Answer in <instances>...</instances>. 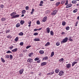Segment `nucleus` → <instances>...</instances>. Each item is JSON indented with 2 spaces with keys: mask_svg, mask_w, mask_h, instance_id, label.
<instances>
[{
  "mask_svg": "<svg viewBox=\"0 0 79 79\" xmlns=\"http://www.w3.org/2000/svg\"><path fill=\"white\" fill-rule=\"evenodd\" d=\"M68 40V38L66 37H65L64 39H63V40L61 42V44H63V43H66L67 42Z\"/></svg>",
  "mask_w": 79,
  "mask_h": 79,
  "instance_id": "nucleus-1",
  "label": "nucleus"
},
{
  "mask_svg": "<svg viewBox=\"0 0 79 79\" xmlns=\"http://www.w3.org/2000/svg\"><path fill=\"white\" fill-rule=\"evenodd\" d=\"M58 12V10H54L53 12L51 13V15H55L56 14V13Z\"/></svg>",
  "mask_w": 79,
  "mask_h": 79,
  "instance_id": "nucleus-2",
  "label": "nucleus"
},
{
  "mask_svg": "<svg viewBox=\"0 0 79 79\" xmlns=\"http://www.w3.org/2000/svg\"><path fill=\"white\" fill-rule=\"evenodd\" d=\"M66 66L67 67V68L68 69H69V68H71V65L70 64H67L66 65Z\"/></svg>",
  "mask_w": 79,
  "mask_h": 79,
  "instance_id": "nucleus-3",
  "label": "nucleus"
},
{
  "mask_svg": "<svg viewBox=\"0 0 79 79\" xmlns=\"http://www.w3.org/2000/svg\"><path fill=\"white\" fill-rule=\"evenodd\" d=\"M73 5H72V4H69L66 6V8H70V7H71Z\"/></svg>",
  "mask_w": 79,
  "mask_h": 79,
  "instance_id": "nucleus-4",
  "label": "nucleus"
},
{
  "mask_svg": "<svg viewBox=\"0 0 79 79\" xmlns=\"http://www.w3.org/2000/svg\"><path fill=\"white\" fill-rule=\"evenodd\" d=\"M47 17H44L42 20L43 22H45L47 21Z\"/></svg>",
  "mask_w": 79,
  "mask_h": 79,
  "instance_id": "nucleus-5",
  "label": "nucleus"
},
{
  "mask_svg": "<svg viewBox=\"0 0 79 79\" xmlns=\"http://www.w3.org/2000/svg\"><path fill=\"white\" fill-rule=\"evenodd\" d=\"M19 16V15H16L15 16H12V18H18Z\"/></svg>",
  "mask_w": 79,
  "mask_h": 79,
  "instance_id": "nucleus-6",
  "label": "nucleus"
},
{
  "mask_svg": "<svg viewBox=\"0 0 79 79\" xmlns=\"http://www.w3.org/2000/svg\"><path fill=\"white\" fill-rule=\"evenodd\" d=\"M59 61L60 63H63L64 62V59L63 58H61V59H60L59 60Z\"/></svg>",
  "mask_w": 79,
  "mask_h": 79,
  "instance_id": "nucleus-7",
  "label": "nucleus"
},
{
  "mask_svg": "<svg viewBox=\"0 0 79 79\" xmlns=\"http://www.w3.org/2000/svg\"><path fill=\"white\" fill-rule=\"evenodd\" d=\"M71 38H72V36H69V40L70 41V42H73V39H71Z\"/></svg>",
  "mask_w": 79,
  "mask_h": 79,
  "instance_id": "nucleus-8",
  "label": "nucleus"
},
{
  "mask_svg": "<svg viewBox=\"0 0 79 79\" xmlns=\"http://www.w3.org/2000/svg\"><path fill=\"white\" fill-rule=\"evenodd\" d=\"M47 64V62H43L41 63V66H45Z\"/></svg>",
  "mask_w": 79,
  "mask_h": 79,
  "instance_id": "nucleus-9",
  "label": "nucleus"
},
{
  "mask_svg": "<svg viewBox=\"0 0 79 79\" xmlns=\"http://www.w3.org/2000/svg\"><path fill=\"white\" fill-rule=\"evenodd\" d=\"M48 57L47 56H46L45 57H44L43 58V60H48Z\"/></svg>",
  "mask_w": 79,
  "mask_h": 79,
  "instance_id": "nucleus-10",
  "label": "nucleus"
},
{
  "mask_svg": "<svg viewBox=\"0 0 79 79\" xmlns=\"http://www.w3.org/2000/svg\"><path fill=\"white\" fill-rule=\"evenodd\" d=\"M43 3H44V2L43 1H41L39 4V6H43V5H42Z\"/></svg>",
  "mask_w": 79,
  "mask_h": 79,
  "instance_id": "nucleus-11",
  "label": "nucleus"
},
{
  "mask_svg": "<svg viewBox=\"0 0 79 79\" xmlns=\"http://www.w3.org/2000/svg\"><path fill=\"white\" fill-rule=\"evenodd\" d=\"M27 62H29V63H31V62H32V59H28L27 60Z\"/></svg>",
  "mask_w": 79,
  "mask_h": 79,
  "instance_id": "nucleus-12",
  "label": "nucleus"
},
{
  "mask_svg": "<svg viewBox=\"0 0 79 79\" xmlns=\"http://www.w3.org/2000/svg\"><path fill=\"white\" fill-rule=\"evenodd\" d=\"M59 71H60V69H56L55 71V72L56 73H59Z\"/></svg>",
  "mask_w": 79,
  "mask_h": 79,
  "instance_id": "nucleus-13",
  "label": "nucleus"
},
{
  "mask_svg": "<svg viewBox=\"0 0 79 79\" xmlns=\"http://www.w3.org/2000/svg\"><path fill=\"white\" fill-rule=\"evenodd\" d=\"M23 71H24V69H21L19 71V73L20 74H23Z\"/></svg>",
  "mask_w": 79,
  "mask_h": 79,
  "instance_id": "nucleus-14",
  "label": "nucleus"
},
{
  "mask_svg": "<svg viewBox=\"0 0 79 79\" xmlns=\"http://www.w3.org/2000/svg\"><path fill=\"white\" fill-rule=\"evenodd\" d=\"M18 50V48H15L13 50H12L13 52H16Z\"/></svg>",
  "mask_w": 79,
  "mask_h": 79,
  "instance_id": "nucleus-15",
  "label": "nucleus"
},
{
  "mask_svg": "<svg viewBox=\"0 0 79 79\" xmlns=\"http://www.w3.org/2000/svg\"><path fill=\"white\" fill-rule=\"evenodd\" d=\"M16 14V13L15 12H13L10 14V15L11 16H15Z\"/></svg>",
  "mask_w": 79,
  "mask_h": 79,
  "instance_id": "nucleus-16",
  "label": "nucleus"
},
{
  "mask_svg": "<svg viewBox=\"0 0 79 79\" xmlns=\"http://www.w3.org/2000/svg\"><path fill=\"white\" fill-rule=\"evenodd\" d=\"M20 23L21 25H23L24 23V21L21 20L20 22Z\"/></svg>",
  "mask_w": 79,
  "mask_h": 79,
  "instance_id": "nucleus-17",
  "label": "nucleus"
},
{
  "mask_svg": "<svg viewBox=\"0 0 79 79\" xmlns=\"http://www.w3.org/2000/svg\"><path fill=\"white\" fill-rule=\"evenodd\" d=\"M39 53L40 54H44V51L42 50H40L39 51Z\"/></svg>",
  "mask_w": 79,
  "mask_h": 79,
  "instance_id": "nucleus-18",
  "label": "nucleus"
},
{
  "mask_svg": "<svg viewBox=\"0 0 79 79\" xmlns=\"http://www.w3.org/2000/svg\"><path fill=\"white\" fill-rule=\"evenodd\" d=\"M64 74V72H63V71H60V72L59 73V75H60V74L61 75H63Z\"/></svg>",
  "mask_w": 79,
  "mask_h": 79,
  "instance_id": "nucleus-19",
  "label": "nucleus"
},
{
  "mask_svg": "<svg viewBox=\"0 0 79 79\" xmlns=\"http://www.w3.org/2000/svg\"><path fill=\"white\" fill-rule=\"evenodd\" d=\"M50 45V42H48L45 44V47H47V46H48V45Z\"/></svg>",
  "mask_w": 79,
  "mask_h": 79,
  "instance_id": "nucleus-20",
  "label": "nucleus"
},
{
  "mask_svg": "<svg viewBox=\"0 0 79 79\" xmlns=\"http://www.w3.org/2000/svg\"><path fill=\"white\" fill-rule=\"evenodd\" d=\"M20 25L21 24L19 23H18L16 24V27H19V26H20Z\"/></svg>",
  "mask_w": 79,
  "mask_h": 79,
  "instance_id": "nucleus-21",
  "label": "nucleus"
},
{
  "mask_svg": "<svg viewBox=\"0 0 79 79\" xmlns=\"http://www.w3.org/2000/svg\"><path fill=\"white\" fill-rule=\"evenodd\" d=\"M46 30H47V32H48V33H50V28H49V27L47 28Z\"/></svg>",
  "mask_w": 79,
  "mask_h": 79,
  "instance_id": "nucleus-22",
  "label": "nucleus"
},
{
  "mask_svg": "<svg viewBox=\"0 0 79 79\" xmlns=\"http://www.w3.org/2000/svg\"><path fill=\"white\" fill-rule=\"evenodd\" d=\"M72 3L73 4H76V3H77V1L75 0H73L72 1Z\"/></svg>",
  "mask_w": 79,
  "mask_h": 79,
  "instance_id": "nucleus-23",
  "label": "nucleus"
},
{
  "mask_svg": "<svg viewBox=\"0 0 79 79\" xmlns=\"http://www.w3.org/2000/svg\"><path fill=\"white\" fill-rule=\"evenodd\" d=\"M70 28L69 27L67 26L66 27L65 29L66 30V31H69V30Z\"/></svg>",
  "mask_w": 79,
  "mask_h": 79,
  "instance_id": "nucleus-24",
  "label": "nucleus"
},
{
  "mask_svg": "<svg viewBox=\"0 0 79 79\" xmlns=\"http://www.w3.org/2000/svg\"><path fill=\"white\" fill-rule=\"evenodd\" d=\"M35 41H40V39L39 38H35L34 39Z\"/></svg>",
  "mask_w": 79,
  "mask_h": 79,
  "instance_id": "nucleus-25",
  "label": "nucleus"
},
{
  "mask_svg": "<svg viewBox=\"0 0 79 79\" xmlns=\"http://www.w3.org/2000/svg\"><path fill=\"white\" fill-rule=\"evenodd\" d=\"M77 62H76V61H74L72 63V66H73L74 65V64H76V63H77Z\"/></svg>",
  "mask_w": 79,
  "mask_h": 79,
  "instance_id": "nucleus-26",
  "label": "nucleus"
},
{
  "mask_svg": "<svg viewBox=\"0 0 79 79\" xmlns=\"http://www.w3.org/2000/svg\"><path fill=\"white\" fill-rule=\"evenodd\" d=\"M1 61L2 62V63H5V60L3 58L1 57Z\"/></svg>",
  "mask_w": 79,
  "mask_h": 79,
  "instance_id": "nucleus-27",
  "label": "nucleus"
},
{
  "mask_svg": "<svg viewBox=\"0 0 79 79\" xmlns=\"http://www.w3.org/2000/svg\"><path fill=\"white\" fill-rule=\"evenodd\" d=\"M54 55V52H52L51 53V57H52Z\"/></svg>",
  "mask_w": 79,
  "mask_h": 79,
  "instance_id": "nucleus-28",
  "label": "nucleus"
},
{
  "mask_svg": "<svg viewBox=\"0 0 79 79\" xmlns=\"http://www.w3.org/2000/svg\"><path fill=\"white\" fill-rule=\"evenodd\" d=\"M26 10H23L22 11V14H24L25 13H26Z\"/></svg>",
  "mask_w": 79,
  "mask_h": 79,
  "instance_id": "nucleus-29",
  "label": "nucleus"
},
{
  "mask_svg": "<svg viewBox=\"0 0 79 79\" xmlns=\"http://www.w3.org/2000/svg\"><path fill=\"white\" fill-rule=\"evenodd\" d=\"M40 58L39 57H36L34 59L35 61H38V60H39Z\"/></svg>",
  "mask_w": 79,
  "mask_h": 79,
  "instance_id": "nucleus-30",
  "label": "nucleus"
},
{
  "mask_svg": "<svg viewBox=\"0 0 79 79\" xmlns=\"http://www.w3.org/2000/svg\"><path fill=\"white\" fill-rule=\"evenodd\" d=\"M60 2H56V6H58V5H59L60 4Z\"/></svg>",
  "mask_w": 79,
  "mask_h": 79,
  "instance_id": "nucleus-31",
  "label": "nucleus"
},
{
  "mask_svg": "<svg viewBox=\"0 0 79 79\" xmlns=\"http://www.w3.org/2000/svg\"><path fill=\"white\" fill-rule=\"evenodd\" d=\"M77 11V9H76L73 10V13H76Z\"/></svg>",
  "mask_w": 79,
  "mask_h": 79,
  "instance_id": "nucleus-32",
  "label": "nucleus"
},
{
  "mask_svg": "<svg viewBox=\"0 0 79 79\" xmlns=\"http://www.w3.org/2000/svg\"><path fill=\"white\" fill-rule=\"evenodd\" d=\"M50 32L51 35H53V31H51Z\"/></svg>",
  "mask_w": 79,
  "mask_h": 79,
  "instance_id": "nucleus-33",
  "label": "nucleus"
},
{
  "mask_svg": "<svg viewBox=\"0 0 79 79\" xmlns=\"http://www.w3.org/2000/svg\"><path fill=\"white\" fill-rule=\"evenodd\" d=\"M54 74V71L53 70L52 71V72L50 73V75H52V74Z\"/></svg>",
  "mask_w": 79,
  "mask_h": 79,
  "instance_id": "nucleus-34",
  "label": "nucleus"
},
{
  "mask_svg": "<svg viewBox=\"0 0 79 79\" xmlns=\"http://www.w3.org/2000/svg\"><path fill=\"white\" fill-rule=\"evenodd\" d=\"M56 45L57 46H59L60 45V42H57L56 43Z\"/></svg>",
  "mask_w": 79,
  "mask_h": 79,
  "instance_id": "nucleus-35",
  "label": "nucleus"
},
{
  "mask_svg": "<svg viewBox=\"0 0 79 79\" xmlns=\"http://www.w3.org/2000/svg\"><path fill=\"white\" fill-rule=\"evenodd\" d=\"M23 32H21L19 34V35H23Z\"/></svg>",
  "mask_w": 79,
  "mask_h": 79,
  "instance_id": "nucleus-36",
  "label": "nucleus"
},
{
  "mask_svg": "<svg viewBox=\"0 0 79 79\" xmlns=\"http://www.w3.org/2000/svg\"><path fill=\"white\" fill-rule=\"evenodd\" d=\"M6 19L5 18H2L1 19V21H5V20H6Z\"/></svg>",
  "mask_w": 79,
  "mask_h": 79,
  "instance_id": "nucleus-37",
  "label": "nucleus"
},
{
  "mask_svg": "<svg viewBox=\"0 0 79 79\" xmlns=\"http://www.w3.org/2000/svg\"><path fill=\"white\" fill-rule=\"evenodd\" d=\"M18 39H19L18 38V37H16L15 39V41L16 42H17L18 40Z\"/></svg>",
  "mask_w": 79,
  "mask_h": 79,
  "instance_id": "nucleus-38",
  "label": "nucleus"
},
{
  "mask_svg": "<svg viewBox=\"0 0 79 79\" xmlns=\"http://www.w3.org/2000/svg\"><path fill=\"white\" fill-rule=\"evenodd\" d=\"M62 25L63 26H65L66 25V22H64L62 23Z\"/></svg>",
  "mask_w": 79,
  "mask_h": 79,
  "instance_id": "nucleus-39",
  "label": "nucleus"
},
{
  "mask_svg": "<svg viewBox=\"0 0 79 79\" xmlns=\"http://www.w3.org/2000/svg\"><path fill=\"white\" fill-rule=\"evenodd\" d=\"M6 53H12V52H11L9 50V51L6 52Z\"/></svg>",
  "mask_w": 79,
  "mask_h": 79,
  "instance_id": "nucleus-40",
  "label": "nucleus"
},
{
  "mask_svg": "<svg viewBox=\"0 0 79 79\" xmlns=\"http://www.w3.org/2000/svg\"><path fill=\"white\" fill-rule=\"evenodd\" d=\"M34 9H32L31 11V15H32L33 13H34Z\"/></svg>",
  "mask_w": 79,
  "mask_h": 79,
  "instance_id": "nucleus-41",
  "label": "nucleus"
},
{
  "mask_svg": "<svg viewBox=\"0 0 79 79\" xmlns=\"http://www.w3.org/2000/svg\"><path fill=\"white\" fill-rule=\"evenodd\" d=\"M10 60H12L13 59V56H12L11 55H10Z\"/></svg>",
  "mask_w": 79,
  "mask_h": 79,
  "instance_id": "nucleus-42",
  "label": "nucleus"
},
{
  "mask_svg": "<svg viewBox=\"0 0 79 79\" xmlns=\"http://www.w3.org/2000/svg\"><path fill=\"white\" fill-rule=\"evenodd\" d=\"M65 0H62V1H61V4H63L65 2Z\"/></svg>",
  "mask_w": 79,
  "mask_h": 79,
  "instance_id": "nucleus-43",
  "label": "nucleus"
},
{
  "mask_svg": "<svg viewBox=\"0 0 79 79\" xmlns=\"http://www.w3.org/2000/svg\"><path fill=\"white\" fill-rule=\"evenodd\" d=\"M36 23H37V24H40V21H39V20L37 21Z\"/></svg>",
  "mask_w": 79,
  "mask_h": 79,
  "instance_id": "nucleus-44",
  "label": "nucleus"
},
{
  "mask_svg": "<svg viewBox=\"0 0 79 79\" xmlns=\"http://www.w3.org/2000/svg\"><path fill=\"white\" fill-rule=\"evenodd\" d=\"M24 44V43L22 42H21L20 43V45H21V46H23V45Z\"/></svg>",
  "mask_w": 79,
  "mask_h": 79,
  "instance_id": "nucleus-45",
  "label": "nucleus"
},
{
  "mask_svg": "<svg viewBox=\"0 0 79 79\" xmlns=\"http://www.w3.org/2000/svg\"><path fill=\"white\" fill-rule=\"evenodd\" d=\"M78 24V21H77V22H76L75 24V26H77V24Z\"/></svg>",
  "mask_w": 79,
  "mask_h": 79,
  "instance_id": "nucleus-46",
  "label": "nucleus"
},
{
  "mask_svg": "<svg viewBox=\"0 0 79 79\" xmlns=\"http://www.w3.org/2000/svg\"><path fill=\"white\" fill-rule=\"evenodd\" d=\"M33 35H38V33L37 32H35V33Z\"/></svg>",
  "mask_w": 79,
  "mask_h": 79,
  "instance_id": "nucleus-47",
  "label": "nucleus"
},
{
  "mask_svg": "<svg viewBox=\"0 0 79 79\" xmlns=\"http://www.w3.org/2000/svg\"><path fill=\"white\" fill-rule=\"evenodd\" d=\"M31 47V46H28L26 47L27 49H28L29 48H30Z\"/></svg>",
  "mask_w": 79,
  "mask_h": 79,
  "instance_id": "nucleus-48",
  "label": "nucleus"
},
{
  "mask_svg": "<svg viewBox=\"0 0 79 79\" xmlns=\"http://www.w3.org/2000/svg\"><path fill=\"white\" fill-rule=\"evenodd\" d=\"M68 4V0H66V2L65 3V5H67Z\"/></svg>",
  "mask_w": 79,
  "mask_h": 79,
  "instance_id": "nucleus-49",
  "label": "nucleus"
},
{
  "mask_svg": "<svg viewBox=\"0 0 79 79\" xmlns=\"http://www.w3.org/2000/svg\"><path fill=\"white\" fill-rule=\"evenodd\" d=\"M27 52V49H25L23 50V52H24V53H25V52Z\"/></svg>",
  "mask_w": 79,
  "mask_h": 79,
  "instance_id": "nucleus-50",
  "label": "nucleus"
},
{
  "mask_svg": "<svg viewBox=\"0 0 79 79\" xmlns=\"http://www.w3.org/2000/svg\"><path fill=\"white\" fill-rule=\"evenodd\" d=\"M40 61H41V60H40L37 61L36 62L38 63H40Z\"/></svg>",
  "mask_w": 79,
  "mask_h": 79,
  "instance_id": "nucleus-51",
  "label": "nucleus"
},
{
  "mask_svg": "<svg viewBox=\"0 0 79 79\" xmlns=\"http://www.w3.org/2000/svg\"><path fill=\"white\" fill-rule=\"evenodd\" d=\"M9 48L10 50H12L13 48V46H12V47H10Z\"/></svg>",
  "mask_w": 79,
  "mask_h": 79,
  "instance_id": "nucleus-52",
  "label": "nucleus"
},
{
  "mask_svg": "<svg viewBox=\"0 0 79 79\" xmlns=\"http://www.w3.org/2000/svg\"><path fill=\"white\" fill-rule=\"evenodd\" d=\"M10 30L8 29V30H7L6 31V33H8L9 32H10Z\"/></svg>",
  "mask_w": 79,
  "mask_h": 79,
  "instance_id": "nucleus-53",
  "label": "nucleus"
},
{
  "mask_svg": "<svg viewBox=\"0 0 79 79\" xmlns=\"http://www.w3.org/2000/svg\"><path fill=\"white\" fill-rule=\"evenodd\" d=\"M9 55H6V56L5 58H9Z\"/></svg>",
  "mask_w": 79,
  "mask_h": 79,
  "instance_id": "nucleus-54",
  "label": "nucleus"
},
{
  "mask_svg": "<svg viewBox=\"0 0 79 79\" xmlns=\"http://www.w3.org/2000/svg\"><path fill=\"white\" fill-rule=\"evenodd\" d=\"M25 8H26V10H28V9H29V7L28 6H26V7Z\"/></svg>",
  "mask_w": 79,
  "mask_h": 79,
  "instance_id": "nucleus-55",
  "label": "nucleus"
},
{
  "mask_svg": "<svg viewBox=\"0 0 79 79\" xmlns=\"http://www.w3.org/2000/svg\"><path fill=\"white\" fill-rule=\"evenodd\" d=\"M61 34H62V35H64V34H65V33L64 32H62L61 33Z\"/></svg>",
  "mask_w": 79,
  "mask_h": 79,
  "instance_id": "nucleus-56",
  "label": "nucleus"
},
{
  "mask_svg": "<svg viewBox=\"0 0 79 79\" xmlns=\"http://www.w3.org/2000/svg\"><path fill=\"white\" fill-rule=\"evenodd\" d=\"M4 6L3 5H1V8H3Z\"/></svg>",
  "mask_w": 79,
  "mask_h": 79,
  "instance_id": "nucleus-57",
  "label": "nucleus"
},
{
  "mask_svg": "<svg viewBox=\"0 0 79 79\" xmlns=\"http://www.w3.org/2000/svg\"><path fill=\"white\" fill-rule=\"evenodd\" d=\"M28 24H31V21H28Z\"/></svg>",
  "mask_w": 79,
  "mask_h": 79,
  "instance_id": "nucleus-58",
  "label": "nucleus"
},
{
  "mask_svg": "<svg viewBox=\"0 0 79 79\" xmlns=\"http://www.w3.org/2000/svg\"><path fill=\"white\" fill-rule=\"evenodd\" d=\"M34 31H38V29H35L34 30Z\"/></svg>",
  "mask_w": 79,
  "mask_h": 79,
  "instance_id": "nucleus-59",
  "label": "nucleus"
},
{
  "mask_svg": "<svg viewBox=\"0 0 79 79\" xmlns=\"http://www.w3.org/2000/svg\"><path fill=\"white\" fill-rule=\"evenodd\" d=\"M30 54L31 56H32V55H33V52H31V53H30Z\"/></svg>",
  "mask_w": 79,
  "mask_h": 79,
  "instance_id": "nucleus-60",
  "label": "nucleus"
},
{
  "mask_svg": "<svg viewBox=\"0 0 79 79\" xmlns=\"http://www.w3.org/2000/svg\"><path fill=\"white\" fill-rule=\"evenodd\" d=\"M42 29V28H40L38 29V31H40V30H41Z\"/></svg>",
  "mask_w": 79,
  "mask_h": 79,
  "instance_id": "nucleus-61",
  "label": "nucleus"
},
{
  "mask_svg": "<svg viewBox=\"0 0 79 79\" xmlns=\"http://www.w3.org/2000/svg\"><path fill=\"white\" fill-rule=\"evenodd\" d=\"M23 54H20V55H19V56H23Z\"/></svg>",
  "mask_w": 79,
  "mask_h": 79,
  "instance_id": "nucleus-62",
  "label": "nucleus"
},
{
  "mask_svg": "<svg viewBox=\"0 0 79 79\" xmlns=\"http://www.w3.org/2000/svg\"><path fill=\"white\" fill-rule=\"evenodd\" d=\"M24 16V14H23L21 15V17H23V16Z\"/></svg>",
  "mask_w": 79,
  "mask_h": 79,
  "instance_id": "nucleus-63",
  "label": "nucleus"
},
{
  "mask_svg": "<svg viewBox=\"0 0 79 79\" xmlns=\"http://www.w3.org/2000/svg\"><path fill=\"white\" fill-rule=\"evenodd\" d=\"M77 6H79V4H77Z\"/></svg>",
  "mask_w": 79,
  "mask_h": 79,
  "instance_id": "nucleus-64",
  "label": "nucleus"
}]
</instances>
